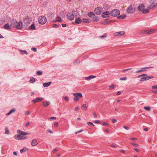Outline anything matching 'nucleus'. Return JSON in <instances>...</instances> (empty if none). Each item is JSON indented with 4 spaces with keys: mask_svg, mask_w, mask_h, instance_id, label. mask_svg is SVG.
<instances>
[{
    "mask_svg": "<svg viewBox=\"0 0 157 157\" xmlns=\"http://www.w3.org/2000/svg\"><path fill=\"white\" fill-rule=\"evenodd\" d=\"M73 95L74 96L73 99L75 101H79L80 98L82 97V94L80 93H74Z\"/></svg>",
    "mask_w": 157,
    "mask_h": 157,
    "instance_id": "obj_1",
    "label": "nucleus"
},
{
    "mask_svg": "<svg viewBox=\"0 0 157 157\" xmlns=\"http://www.w3.org/2000/svg\"><path fill=\"white\" fill-rule=\"evenodd\" d=\"M38 21L40 24L44 25L47 21L46 18L44 16H40L38 18Z\"/></svg>",
    "mask_w": 157,
    "mask_h": 157,
    "instance_id": "obj_2",
    "label": "nucleus"
},
{
    "mask_svg": "<svg viewBox=\"0 0 157 157\" xmlns=\"http://www.w3.org/2000/svg\"><path fill=\"white\" fill-rule=\"evenodd\" d=\"M120 13V11L117 9L112 10L110 12L111 15L113 17H117Z\"/></svg>",
    "mask_w": 157,
    "mask_h": 157,
    "instance_id": "obj_3",
    "label": "nucleus"
},
{
    "mask_svg": "<svg viewBox=\"0 0 157 157\" xmlns=\"http://www.w3.org/2000/svg\"><path fill=\"white\" fill-rule=\"evenodd\" d=\"M155 32L154 29H151L146 30L142 31L140 33L142 34H151L154 33Z\"/></svg>",
    "mask_w": 157,
    "mask_h": 157,
    "instance_id": "obj_4",
    "label": "nucleus"
},
{
    "mask_svg": "<svg viewBox=\"0 0 157 157\" xmlns=\"http://www.w3.org/2000/svg\"><path fill=\"white\" fill-rule=\"evenodd\" d=\"M135 10V8L133 6L130 5L128 8L127 11L128 13H131L134 12Z\"/></svg>",
    "mask_w": 157,
    "mask_h": 157,
    "instance_id": "obj_5",
    "label": "nucleus"
},
{
    "mask_svg": "<svg viewBox=\"0 0 157 157\" xmlns=\"http://www.w3.org/2000/svg\"><path fill=\"white\" fill-rule=\"evenodd\" d=\"M17 24V21L15 19L12 20L10 21V26L13 28H15Z\"/></svg>",
    "mask_w": 157,
    "mask_h": 157,
    "instance_id": "obj_6",
    "label": "nucleus"
},
{
    "mask_svg": "<svg viewBox=\"0 0 157 157\" xmlns=\"http://www.w3.org/2000/svg\"><path fill=\"white\" fill-rule=\"evenodd\" d=\"M103 10V8L101 7H98L95 9L94 12L96 14L99 15L101 14V12Z\"/></svg>",
    "mask_w": 157,
    "mask_h": 157,
    "instance_id": "obj_7",
    "label": "nucleus"
},
{
    "mask_svg": "<svg viewBox=\"0 0 157 157\" xmlns=\"http://www.w3.org/2000/svg\"><path fill=\"white\" fill-rule=\"evenodd\" d=\"M153 78V77L152 76H145L140 78V81H143L145 80H148L150 79Z\"/></svg>",
    "mask_w": 157,
    "mask_h": 157,
    "instance_id": "obj_8",
    "label": "nucleus"
},
{
    "mask_svg": "<svg viewBox=\"0 0 157 157\" xmlns=\"http://www.w3.org/2000/svg\"><path fill=\"white\" fill-rule=\"evenodd\" d=\"M31 21L32 18L28 16L25 17L24 20V21L25 23H29Z\"/></svg>",
    "mask_w": 157,
    "mask_h": 157,
    "instance_id": "obj_9",
    "label": "nucleus"
},
{
    "mask_svg": "<svg viewBox=\"0 0 157 157\" xmlns=\"http://www.w3.org/2000/svg\"><path fill=\"white\" fill-rule=\"evenodd\" d=\"M67 16L68 19L72 21L74 19V17L72 13H67Z\"/></svg>",
    "mask_w": 157,
    "mask_h": 157,
    "instance_id": "obj_10",
    "label": "nucleus"
},
{
    "mask_svg": "<svg viewBox=\"0 0 157 157\" xmlns=\"http://www.w3.org/2000/svg\"><path fill=\"white\" fill-rule=\"evenodd\" d=\"M23 26L22 22L21 21H20L18 22H17L16 24V27L15 28L17 29H21L22 28Z\"/></svg>",
    "mask_w": 157,
    "mask_h": 157,
    "instance_id": "obj_11",
    "label": "nucleus"
},
{
    "mask_svg": "<svg viewBox=\"0 0 157 157\" xmlns=\"http://www.w3.org/2000/svg\"><path fill=\"white\" fill-rule=\"evenodd\" d=\"M110 14V13L108 11L103 12L102 14V17L104 18L109 17V15Z\"/></svg>",
    "mask_w": 157,
    "mask_h": 157,
    "instance_id": "obj_12",
    "label": "nucleus"
},
{
    "mask_svg": "<svg viewBox=\"0 0 157 157\" xmlns=\"http://www.w3.org/2000/svg\"><path fill=\"white\" fill-rule=\"evenodd\" d=\"M17 133L21 135L25 136L29 134V133H28L25 132H22L20 130H17Z\"/></svg>",
    "mask_w": 157,
    "mask_h": 157,
    "instance_id": "obj_13",
    "label": "nucleus"
},
{
    "mask_svg": "<svg viewBox=\"0 0 157 157\" xmlns=\"http://www.w3.org/2000/svg\"><path fill=\"white\" fill-rule=\"evenodd\" d=\"M125 33V32L124 31H121L115 33L114 35L115 36H122L124 35Z\"/></svg>",
    "mask_w": 157,
    "mask_h": 157,
    "instance_id": "obj_14",
    "label": "nucleus"
},
{
    "mask_svg": "<svg viewBox=\"0 0 157 157\" xmlns=\"http://www.w3.org/2000/svg\"><path fill=\"white\" fill-rule=\"evenodd\" d=\"M144 4H141L138 7V10L139 11H142L144 9Z\"/></svg>",
    "mask_w": 157,
    "mask_h": 157,
    "instance_id": "obj_15",
    "label": "nucleus"
},
{
    "mask_svg": "<svg viewBox=\"0 0 157 157\" xmlns=\"http://www.w3.org/2000/svg\"><path fill=\"white\" fill-rule=\"evenodd\" d=\"M153 68V67H143L142 68V69L136 71V73H139L140 72L143 71H145L146 70H145L146 68Z\"/></svg>",
    "mask_w": 157,
    "mask_h": 157,
    "instance_id": "obj_16",
    "label": "nucleus"
},
{
    "mask_svg": "<svg viewBox=\"0 0 157 157\" xmlns=\"http://www.w3.org/2000/svg\"><path fill=\"white\" fill-rule=\"evenodd\" d=\"M37 140L35 139H34L32 140L31 144L33 146H35L37 145Z\"/></svg>",
    "mask_w": 157,
    "mask_h": 157,
    "instance_id": "obj_17",
    "label": "nucleus"
},
{
    "mask_svg": "<svg viewBox=\"0 0 157 157\" xmlns=\"http://www.w3.org/2000/svg\"><path fill=\"white\" fill-rule=\"evenodd\" d=\"M82 22V20L79 17L76 18L75 19V23L76 24L81 23Z\"/></svg>",
    "mask_w": 157,
    "mask_h": 157,
    "instance_id": "obj_18",
    "label": "nucleus"
},
{
    "mask_svg": "<svg viewBox=\"0 0 157 157\" xmlns=\"http://www.w3.org/2000/svg\"><path fill=\"white\" fill-rule=\"evenodd\" d=\"M21 135H20L19 134H18L17 135H15L14 136V138L15 139L17 140H21V139H22L21 138Z\"/></svg>",
    "mask_w": 157,
    "mask_h": 157,
    "instance_id": "obj_19",
    "label": "nucleus"
},
{
    "mask_svg": "<svg viewBox=\"0 0 157 157\" xmlns=\"http://www.w3.org/2000/svg\"><path fill=\"white\" fill-rule=\"evenodd\" d=\"M4 28L6 29L10 30L11 29V27L9 24H6L4 26Z\"/></svg>",
    "mask_w": 157,
    "mask_h": 157,
    "instance_id": "obj_20",
    "label": "nucleus"
},
{
    "mask_svg": "<svg viewBox=\"0 0 157 157\" xmlns=\"http://www.w3.org/2000/svg\"><path fill=\"white\" fill-rule=\"evenodd\" d=\"M99 20V18L98 16H94L92 18V21L94 22H97Z\"/></svg>",
    "mask_w": 157,
    "mask_h": 157,
    "instance_id": "obj_21",
    "label": "nucleus"
},
{
    "mask_svg": "<svg viewBox=\"0 0 157 157\" xmlns=\"http://www.w3.org/2000/svg\"><path fill=\"white\" fill-rule=\"evenodd\" d=\"M50 104V102L48 101H44L43 102V105L44 106L46 107L49 105Z\"/></svg>",
    "mask_w": 157,
    "mask_h": 157,
    "instance_id": "obj_22",
    "label": "nucleus"
},
{
    "mask_svg": "<svg viewBox=\"0 0 157 157\" xmlns=\"http://www.w3.org/2000/svg\"><path fill=\"white\" fill-rule=\"evenodd\" d=\"M72 13L74 17V16L77 17L78 15V13L77 10H73L72 12Z\"/></svg>",
    "mask_w": 157,
    "mask_h": 157,
    "instance_id": "obj_23",
    "label": "nucleus"
},
{
    "mask_svg": "<svg viewBox=\"0 0 157 157\" xmlns=\"http://www.w3.org/2000/svg\"><path fill=\"white\" fill-rule=\"evenodd\" d=\"M82 21L86 23H88L90 22V20L89 19L84 18L82 19Z\"/></svg>",
    "mask_w": 157,
    "mask_h": 157,
    "instance_id": "obj_24",
    "label": "nucleus"
},
{
    "mask_svg": "<svg viewBox=\"0 0 157 157\" xmlns=\"http://www.w3.org/2000/svg\"><path fill=\"white\" fill-rule=\"evenodd\" d=\"M87 15L89 17H92L93 16H94L95 14L94 13L92 12H90L88 13Z\"/></svg>",
    "mask_w": 157,
    "mask_h": 157,
    "instance_id": "obj_25",
    "label": "nucleus"
},
{
    "mask_svg": "<svg viewBox=\"0 0 157 157\" xmlns=\"http://www.w3.org/2000/svg\"><path fill=\"white\" fill-rule=\"evenodd\" d=\"M95 77H96V76H94L93 75H90L88 77H86L85 78V79L86 80H90L91 79Z\"/></svg>",
    "mask_w": 157,
    "mask_h": 157,
    "instance_id": "obj_26",
    "label": "nucleus"
},
{
    "mask_svg": "<svg viewBox=\"0 0 157 157\" xmlns=\"http://www.w3.org/2000/svg\"><path fill=\"white\" fill-rule=\"evenodd\" d=\"M51 83V82L47 83H44L43 84V86L44 87H47L50 85Z\"/></svg>",
    "mask_w": 157,
    "mask_h": 157,
    "instance_id": "obj_27",
    "label": "nucleus"
},
{
    "mask_svg": "<svg viewBox=\"0 0 157 157\" xmlns=\"http://www.w3.org/2000/svg\"><path fill=\"white\" fill-rule=\"evenodd\" d=\"M28 150V148L26 147H23L22 149L20 150L21 153H22L23 152H25Z\"/></svg>",
    "mask_w": 157,
    "mask_h": 157,
    "instance_id": "obj_28",
    "label": "nucleus"
},
{
    "mask_svg": "<svg viewBox=\"0 0 157 157\" xmlns=\"http://www.w3.org/2000/svg\"><path fill=\"white\" fill-rule=\"evenodd\" d=\"M36 99L37 102H39L41 101L44 100V99L42 97H38L36 98Z\"/></svg>",
    "mask_w": 157,
    "mask_h": 157,
    "instance_id": "obj_29",
    "label": "nucleus"
},
{
    "mask_svg": "<svg viewBox=\"0 0 157 157\" xmlns=\"http://www.w3.org/2000/svg\"><path fill=\"white\" fill-rule=\"evenodd\" d=\"M126 17L125 15H122L119 16L118 17V19H124Z\"/></svg>",
    "mask_w": 157,
    "mask_h": 157,
    "instance_id": "obj_30",
    "label": "nucleus"
},
{
    "mask_svg": "<svg viewBox=\"0 0 157 157\" xmlns=\"http://www.w3.org/2000/svg\"><path fill=\"white\" fill-rule=\"evenodd\" d=\"M19 51L20 52V53L22 55H24L25 54L26 55L28 54L27 52L25 50H20Z\"/></svg>",
    "mask_w": 157,
    "mask_h": 157,
    "instance_id": "obj_31",
    "label": "nucleus"
},
{
    "mask_svg": "<svg viewBox=\"0 0 157 157\" xmlns=\"http://www.w3.org/2000/svg\"><path fill=\"white\" fill-rule=\"evenodd\" d=\"M57 20H56L53 22H56L57 21L60 22V21H62V20L61 19V18L60 17H59V16L57 17Z\"/></svg>",
    "mask_w": 157,
    "mask_h": 157,
    "instance_id": "obj_32",
    "label": "nucleus"
},
{
    "mask_svg": "<svg viewBox=\"0 0 157 157\" xmlns=\"http://www.w3.org/2000/svg\"><path fill=\"white\" fill-rule=\"evenodd\" d=\"M155 7V5L154 3H152L148 6V8L150 9H152Z\"/></svg>",
    "mask_w": 157,
    "mask_h": 157,
    "instance_id": "obj_33",
    "label": "nucleus"
},
{
    "mask_svg": "<svg viewBox=\"0 0 157 157\" xmlns=\"http://www.w3.org/2000/svg\"><path fill=\"white\" fill-rule=\"evenodd\" d=\"M35 82V79L33 77H32L30 78V80H29V82L30 83H34Z\"/></svg>",
    "mask_w": 157,
    "mask_h": 157,
    "instance_id": "obj_34",
    "label": "nucleus"
},
{
    "mask_svg": "<svg viewBox=\"0 0 157 157\" xmlns=\"http://www.w3.org/2000/svg\"><path fill=\"white\" fill-rule=\"evenodd\" d=\"M30 28L32 30H35L36 29L35 27L34 24H32L30 27Z\"/></svg>",
    "mask_w": 157,
    "mask_h": 157,
    "instance_id": "obj_35",
    "label": "nucleus"
},
{
    "mask_svg": "<svg viewBox=\"0 0 157 157\" xmlns=\"http://www.w3.org/2000/svg\"><path fill=\"white\" fill-rule=\"evenodd\" d=\"M144 109L148 111H150L151 110V108L150 106H145L144 107Z\"/></svg>",
    "mask_w": 157,
    "mask_h": 157,
    "instance_id": "obj_36",
    "label": "nucleus"
},
{
    "mask_svg": "<svg viewBox=\"0 0 157 157\" xmlns=\"http://www.w3.org/2000/svg\"><path fill=\"white\" fill-rule=\"evenodd\" d=\"M107 36L106 33H105L103 35L99 36V37L101 38H104L106 37Z\"/></svg>",
    "mask_w": 157,
    "mask_h": 157,
    "instance_id": "obj_37",
    "label": "nucleus"
},
{
    "mask_svg": "<svg viewBox=\"0 0 157 157\" xmlns=\"http://www.w3.org/2000/svg\"><path fill=\"white\" fill-rule=\"evenodd\" d=\"M149 12V9H146L143 11V13H148Z\"/></svg>",
    "mask_w": 157,
    "mask_h": 157,
    "instance_id": "obj_38",
    "label": "nucleus"
},
{
    "mask_svg": "<svg viewBox=\"0 0 157 157\" xmlns=\"http://www.w3.org/2000/svg\"><path fill=\"white\" fill-rule=\"evenodd\" d=\"M42 72L41 71H38L36 72V74L37 75H40L42 74Z\"/></svg>",
    "mask_w": 157,
    "mask_h": 157,
    "instance_id": "obj_39",
    "label": "nucleus"
},
{
    "mask_svg": "<svg viewBox=\"0 0 157 157\" xmlns=\"http://www.w3.org/2000/svg\"><path fill=\"white\" fill-rule=\"evenodd\" d=\"M80 61L79 59H77L74 62V64H76L78 63H80Z\"/></svg>",
    "mask_w": 157,
    "mask_h": 157,
    "instance_id": "obj_40",
    "label": "nucleus"
},
{
    "mask_svg": "<svg viewBox=\"0 0 157 157\" xmlns=\"http://www.w3.org/2000/svg\"><path fill=\"white\" fill-rule=\"evenodd\" d=\"M10 132L9 130L8 129V128L7 127L5 128V133L6 134H9Z\"/></svg>",
    "mask_w": 157,
    "mask_h": 157,
    "instance_id": "obj_41",
    "label": "nucleus"
},
{
    "mask_svg": "<svg viewBox=\"0 0 157 157\" xmlns=\"http://www.w3.org/2000/svg\"><path fill=\"white\" fill-rule=\"evenodd\" d=\"M114 88V85H112L111 86H109V90H112Z\"/></svg>",
    "mask_w": 157,
    "mask_h": 157,
    "instance_id": "obj_42",
    "label": "nucleus"
},
{
    "mask_svg": "<svg viewBox=\"0 0 157 157\" xmlns=\"http://www.w3.org/2000/svg\"><path fill=\"white\" fill-rule=\"evenodd\" d=\"M52 26L54 28H58L59 25L56 24H53L52 25Z\"/></svg>",
    "mask_w": 157,
    "mask_h": 157,
    "instance_id": "obj_43",
    "label": "nucleus"
},
{
    "mask_svg": "<svg viewBox=\"0 0 157 157\" xmlns=\"http://www.w3.org/2000/svg\"><path fill=\"white\" fill-rule=\"evenodd\" d=\"M131 144H132V145L134 146L135 147H138L139 146V145L138 144H135L134 143H131Z\"/></svg>",
    "mask_w": 157,
    "mask_h": 157,
    "instance_id": "obj_44",
    "label": "nucleus"
},
{
    "mask_svg": "<svg viewBox=\"0 0 157 157\" xmlns=\"http://www.w3.org/2000/svg\"><path fill=\"white\" fill-rule=\"evenodd\" d=\"M145 75H147L146 74H142V75H140L137 76V78H139L140 77H142L143 76H145Z\"/></svg>",
    "mask_w": 157,
    "mask_h": 157,
    "instance_id": "obj_45",
    "label": "nucleus"
},
{
    "mask_svg": "<svg viewBox=\"0 0 157 157\" xmlns=\"http://www.w3.org/2000/svg\"><path fill=\"white\" fill-rule=\"evenodd\" d=\"M102 125L105 126H109V124L106 122H104L102 124Z\"/></svg>",
    "mask_w": 157,
    "mask_h": 157,
    "instance_id": "obj_46",
    "label": "nucleus"
},
{
    "mask_svg": "<svg viewBox=\"0 0 157 157\" xmlns=\"http://www.w3.org/2000/svg\"><path fill=\"white\" fill-rule=\"evenodd\" d=\"M64 99L65 100L67 101H68L69 100V98H68V97L67 96L65 97L64 98Z\"/></svg>",
    "mask_w": 157,
    "mask_h": 157,
    "instance_id": "obj_47",
    "label": "nucleus"
},
{
    "mask_svg": "<svg viewBox=\"0 0 157 157\" xmlns=\"http://www.w3.org/2000/svg\"><path fill=\"white\" fill-rule=\"evenodd\" d=\"M152 88L154 89H157V86H153L152 87Z\"/></svg>",
    "mask_w": 157,
    "mask_h": 157,
    "instance_id": "obj_48",
    "label": "nucleus"
},
{
    "mask_svg": "<svg viewBox=\"0 0 157 157\" xmlns=\"http://www.w3.org/2000/svg\"><path fill=\"white\" fill-rule=\"evenodd\" d=\"M87 124L88 125H91L92 126H94V124H93V123L92 122H87Z\"/></svg>",
    "mask_w": 157,
    "mask_h": 157,
    "instance_id": "obj_49",
    "label": "nucleus"
},
{
    "mask_svg": "<svg viewBox=\"0 0 157 157\" xmlns=\"http://www.w3.org/2000/svg\"><path fill=\"white\" fill-rule=\"evenodd\" d=\"M94 122L97 123V124H100L101 123V122L99 120H95V121H94Z\"/></svg>",
    "mask_w": 157,
    "mask_h": 157,
    "instance_id": "obj_50",
    "label": "nucleus"
},
{
    "mask_svg": "<svg viewBox=\"0 0 157 157\" xmlns=\"http://www.w3.org/2000/svg\"><path fill=\"white\" fill-rule=\"evenodd\" d=\"M46 132H49V133H51V134L53 133L52 132L51 130H49V129H48V130H47Z\"/></svg>",
    "mask_w": 157,
    "mask_h": 157,
    "instance_id": "obj_51",
    "label": "nucleus"
},
{
    "mask_svg": "<svg viewBox=\"0 0 157 157\" xmlns=\"http://www.w3.org/2000/svg\"><path fill=\"white\" fill-rule=\"evenodd\" d=\"M127 79V78L126 77H124L123 78H121L120 80H125Z\"/></svg>",
    "mask_w": 157,
    "mask_h": 157,
    "instance_id": "obj_52",
    "label": "nucleus"
},
{
    "mask_svg": "<svg viewBox=\"0 0 157 157\" xmlns=\"http://www.w3.org/2000/svg\"><path fill=\"white\" fill-rule=\"evenodd\" d=\"M15 109H11L10 111V113H12L15 112Z\"/></svg>",
    "mask_w": 157,
    "mask_h": 157,
    "instance_id": "obj_53",
    "label": "nucleus"
},
{
    "mask_svg": "<svg viewBox=\"0 0 157 157\" xmlns=\"http://www.w3.org/2000/svg\"><path fill=\"white\" fill-rule=\"evenodd\" d=\"M27 137L25 136H21V140H24L27 139Z\"/></svg>",
    "mask_w": 157,
    "mask_h": 157,
    "instance_id": "obj_54",
    "label": "nucleus"
},
{
    "mask_svg": "<svg viewBox=\"0 0 157 157\" xmlns=\"http://www.w3.org/2000/svg\"><path fill=\"white\" fill-rule=\"evenodd\" d=\"M112 122L113 123H116L117 122V120L115 119H112Z\"/></svg>",
    "mask_w": 157,
    "mask_h": 157,
    "instance_id": "obj_55",
    "label": "nucleus"
},
{
    "mask_svg": "<svg viewBox=\"0 0 157 157\" xmlns=\"http://www.w3.org/2000/svg\"><path fill=\"white\" fill-rule=\"evenodd\" d=\"M56 119V117H52L50 118V120H55Z\"/></svg>",
    "mask_w": 157,
    "mask_h": 157,
    "instance_id": "obj_56",
    "label": "nucleus"
},
{
    "mask_svg": "<svg viewBox=\"0 0 157 157\" xmlns=\"http://www.w3.org/2000/svg\"><path fill=\"white\" fill-rule=\"evenodd\" d=\"M132 68H128V69H123V70H122V71L123 72H124V71H128L129 70H131V69Z\"/></svg>",
    "mask_w": 157,
    "mask_h": 157,
    "instance_id": "obj_57",
    "label": "nucleus"
},
{
    "mask_svg": "<svg viewBox=\"0 0 157 157\" xmlns=\"http://www.w3.org/2000/svg\"><path fill=\"white\" fill-rule=\"evenodd\" d=\"M58 150L57 149L55 148L53 150V153H55L57 151H58Z\"/></svg>",
    "mask_w": 157,
    "mask_h": 157,
    "instance_id": "obj_58",
    "label": "nucleus"
},
{
    "mask_svg": "<svg viewBox=\"0 0 157 157\" xmlns=\"http://www.w3.org/2000/svg\"><path fill=\"white\" fill-rule=\"evenodd\" d=\"M123 128L127 130H128L129 129V127H127V126H124Z\"/></svg>",
    "mask_w": 157,
    "mask_h": 157,
    "instance_id": "obj_59",
    "label": "nucleus"
},
{
    "mask_svg": "<svg viewBox=\"0 0 157 157\" xmlns=\"http://www.w3.org/2000/svg\"><path fill=\"white\" fill-rule=\"evenodd\" d=\"M30 123L29 122H27L25 125V126L27 127L30 124Z\"/></svg>",
    "mask_w": 157,
    "mask_h": 157,
    "instance_id": "obj_60",
    "label": "nucleus"
},
{
    "mask_svg": "<svg viewBox=\"0 0 157 157\" xmlns=\"http://www.w3.org/2000/svg\"><path fill=\"white\" fill-rule=\"evenodd\" d=\"M54 125L55 127H57L58 126V123L57 122H55L54 123Z\"/></svg>",
    "mask_w": 157,
    "mask_h": 157,
    "instance_id": "obj_61",
    "label": "nucleus"
},
{
    "mask_svg": "<svg viewBox=\"0 0 157 157\" xmlns=\"http://www.w3.org/2000/svg\"><path fill=\"white\" fill-rule=\"evenodd\" d=\"M82 107L85 109V110L86 109V106L85 104H84L82 105Z\"/></svg>",
    "mask_w": 157,
    "mask_h": 157,
    "instance_id": "obj_62",
    "label": "nucleus"
},
{
    "mask_svg": "<svg viewBox=\"0 0 157 157\" xmlns=\"http://www.w3.org/2000/svg\"><path fill=\"white\" fill-rule=\"evenodd\" d=\"M83 131V129L81 130H80V131H78V132H75V134H78V133H80V132H82V131Z\"/></svg>",
    "mask_w": 157,
    "mask_h": 157,
    "instance_id": "obj_63",
    "label": "nucleus"
},
{
    "mask_svg": "<svg viewBox=\"0 0 157 157\" xmlns=\"http://www.w3.org/2000/svg\"><path fill=\"white\" fill-rule=\"evenodd\" d=\"M32 50L34 52H36L37 49L36 48H32Z\"/></svg>",
    "mask_w": 157,
    "mask_h": 157,
    "instance_id": "obj_64",
    "label": "nucleus"
}]
</instances>
